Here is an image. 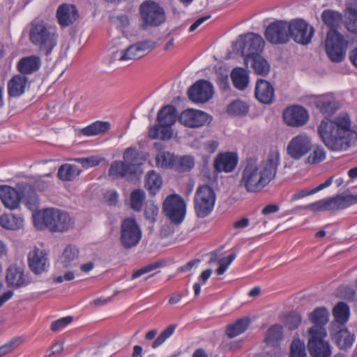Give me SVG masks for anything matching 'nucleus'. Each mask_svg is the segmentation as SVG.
Returning a JSON list of instances; mask_svg holds the SVG:
<instances>
[{
    "label": "nucleus",
    "instance_id": "24",
    "mask_svg": "<svg viewBox=\"0 0 357 357\" xmlns=\"http://www.w3.org/2000/svg\"><path fill=\"white\" fill-rule=\"evenodd\" d=\"M255 95L259 102L270 105L275 100V89L267 80L259 79L256 82Z\"/></svg>",
    "mask_w": 357,
    "mask_h": 357
},
{
    "label": "nucleus",
    "instance_id": "16",
    "mask_svg": "<svg viewBox=\"0 0 357 357\" xmlns=\"http://www.w3.org/2000/svg\"><path fill=\"white\" fill-rule=\"evenodd\" d=\"M213 96V84L206 79L197 81L188 90V98L197 103L206 102L211 99Z\"/></svg>",
    "mask_w": 357,
    "mask_h": 357
},
{
    "label": "nucleus",
    "instance_id": "21",
    "mask_svg": "<svg viewBox=\"0 0 357 357\" xmlns=\"http://www.w3.org/2000/svg\"><path fill=\"white\" fill-rule=\"evenodd\" d=\"M6 281L8 287L21 288L30 283L28 276L24 273L22 265L10 264L6 270Z\"/></svg>",
    "mask_w": 357,
    "mask_h": 357
},
{
    "label": "nucleus",
    "instance_id": "55",
    "mask_svg": "<svg viewBox=\"0 0 357 357\" xmlns=\"http://www.w3.org/2000/svg\"><path fill=\"white\" fill-rule=\"evenodd\" d=\"M158 207L154 204H146L144 208V217L146 220H149L151 223H153L156 220V217L158 214Z\"/></svg>",
    "mask_w": 357,
    "mask_h": 357
},
{
    "label": "nucleus",
    "instance_id": "57",
    "mask_svg": "<svg viewBox=\"0 0 357 357\" xmlns=\"http://www.w3.org/2000/svg\"><path fill=\"white\" fill-rule=\"evenodd\" d=\"M73 320V317L72 316H68L54 321L51 324V330L53 331H59L66 326L70 324Z\"/></svg>",
    "mask_w": 357,
    "mask_h": 357
},
{
    "label": "nucleus",
    "instance_id": "41",
    "mask_svg": "<svg viewBox=\"0 0 357 357\" xmlns=\"http://www.w3.org/2000/svg\"><path fill=\"white\" fill-rule=\"evenodd\" d=\"M283 338V328L279 324L271 326L267 331L265 342L271 346H276Z\"/></svg>",
    "mask_w": 357,
    "mask_h": 357
},
{
    "label": "nucleus",
    "instance_id": "60",
    "mask_svg": "<svg viewBox=\"0 0 357 357\" xmlns=\"http://www.w3.org/2000/svg\"><path fill=\"white\" fill-rule=\"evenodd\" d=\"M216 83L222 91H227L229 89L228 75L227 73H218Z\"/></svg>",
    "mask_w": 357,
    "mask_h": 357
},
{
    "label": "nucleus",
    "instance_id": "29",
    "mask_svg": "<svg viewBox=\"0 0 357 357\" xmlns=\"http://www.w3.org/2000/svg\"><path fill=\"white\" fill-rule=\"evenodd\" d=\"M158 125L172 126L176 120V109L171 105L162 107L157 115Z\"/></svg>",
    "mask_w": 357,
    "mask_h": 357
},
{
    "label": "nucleus",
    "instance_id": "33",
    "mask_svg": "<svg viewBox=\"0 0 357 357\" xmlns=\"http://www.w3.org/2000/svg\"><path fill=\"white\" fill-rule=\"evenodd\" d=\"M79 252V250L75 245H67L61 257L63 267L69 268L76 266L78 263Z\"/></svg>",
    "mask_w": 357,
    "mask_h": 357
},
{
    "label": "nucleus",
    "instance_id": "42",
    "mask_svg": "<svg viewBox=\"0 0 357 357\" xmlns=\"http://www.w3.org/2000/svg\"><path fill=\"white\" fill-rule=\"evenodd\" d=\"M172 126L155 125L149 130V135L151 138L168 140L172 137Z\"/></svg>",
    "mask_w": 357,
    "mask_h": 357
},
{
    "label": "nucleus",
    "instance_id": "49",
    "mask_svg": "<svg viewBox=\"0 0 357 357\" xmlns=\"http://www.w3.org/2000/svg\"><path fill=\"white\" fill-rule=\"evenodd\" d=\"M302 321V317L297 312H290L284 319V324L289 330L293 331L298 328Z\"/></svg>",
    "mask_w": 357,
    "mask_h": 357
},
{
    "label": "nucleus",
    "instance_id": "48",
    "mask_svg": "<svg viewBox=\"0 0 357 357\" xmlns=\"http://www.w3.org/2000/svg\"><path fill=\"white\" fill-rule=\"evenodd\" d=\"M349 16L345 22L347 29L353 33L357 34V8H348Z\"/></svg>",
    "mask_w": 357,
    "mask_h": 357
},
{
    "label": "nucleus",
    "instance_id": "52",
    "mask_svg": "<svg viewBox=\"0 0 357 357\" xmlns=\"http://www.w3.org/2000/svg\"><path fill=\"white\" fill-rule=\"evenodd\" d=\"M326 158V151L321 146H317L313 150L310 155L307 158L306 162L309 164H317Z\"/></svg>",
    "mask_w": 357,
    "mask_h": 357
},
{
    "label": "nucleus",
    "instance_id": "40",
    "mask_svg": "<svg viewBox=\"0 0 357 357\" xmlns=\"http://www.w3.org/2000/svg\"><path fill=\"white\" fill-rule=\"evenodd\" d=\"M251 68L255 73L261 76H266L270 71L268 62L260 54L250 58Z\"/></svg>",
    "mask_w": 357,
    "mask_h": 357
},
{
    "label": "nucleus",
    "instance_id": "62",
    "mask_svg": "<svg viewBox=\"0 0 357 357\" xmlns=\"http://www.w3.org/2000/svg\"><path fill=\"white\" fill-rule=\"evenodd\" d=\"M324 203L326 211L340 210L337 195L332 197L324 199Z\"/></svg>",
    "mask_w": 357,
    "mask_h": 357
},
{
    "label": "nucleus",
    "instance_id": "45",
    "mask_svg": "<svg viewBox=\"0 0 357 357\" xmlns=\"http://www.w3.org/2000/svg\"><path fill=\"white\" fill-rule=\"evenodd\" d=\"M145 199V192L143 190L137 189L131 192L130 202L132 209L135 211H141L144 201Z\"/></svg>",
    "mask_w": 357,
    "mask_h": 357
},
{
    "label": "nucleus",
    "instance_id": "47",
    "mask_svg": "<svg viewBox=\"0 0 357 357\" xmlns=\"http://www.w3.org/2000/svg\"><path fill=\"white\" fill-rule=\"evenodd\" d=\"M143 56L142 54H139L138 50H137L135 44L130 45L128 48L122 50L119 53V60L126 61V60H136Z\"/></svg>",
    "mask_w": 357,
    "mask_h": 357
},
{
    "label": "nucleus",
    "instance_id": "50",
    "mask_svg": "<svg viewBox=\"0 0 357 357\" xmlns=\"http://www.w3.org/2000/svg\"><path fill=\"white\" fill-rule=\"evenodd\" d=\"M337 197L340 210L357 204V195H344V193H341L337 195Z\"/></svg>",
    "mask_w": 357,
    "mask_h": 357
},
{
    "label": "nucleus",
    "instance_id": "12",
    "mask_svg": "<svg viewBox=\"0 0 357 357\" xmlns=\"http://www.w3.org/2000/svg\"><path fill=\"white\" fill-rule=\"evenodd\" d=\"M240 48L241 54L244 56V62L248 66L250 58L260 55L264 46V40L262 37L255 33H248L239 36Z\"/></svg>",
    "mask_w": 357,
    "mask_h": 357
},
{
    "label": "nucleus",
    "instance_id": "64",
    "mask_svg": "<svg viewBox=\"0 0 357 357\" xmlns=\"http://www.w3.org/2000/svg\"><path fill=\"white\" fill-rule=\"evenodd\" d=\"M218 142L215 140H210L204 143V148L208 153H213L218 147Z\"/></svg>",
    "mask_w": 357,
    "mask_h": 357
},
{
    "label": "nucleus",
    "instance_id": "38",
    "mask_svg": "<svg viewBox=\"0 0 357 357\" xmlns=\"http://www.w3.org/2000/svg\"><path fill=\"white\" fill-rule=\"evenodd\" d=\"M333 339L340 349L350 348L354 341V337L347 329H340L333 337Z\"/></svg>",
    "mask_w": 357,
    "mask_h": 357
},
{
    "label": "nucleus",
    "instance_id": "17",
    "mask_svg": "<svg viewBox=\"0 0 357 357\" xmlns=\"http://www.w3.org/2000/svg\"><path fill=\"white\" fill-rule=\"evenodd\" d=\"M307 348L312 357H330L332 354L329 342L324 340L327 333H308Z\"/></svg>",
    "mask_w": 357,
    "mask_h": 357
},
{
    "label": "nucleus",
    "instance_id": "6",
    "mask_svg": "<svg viewBox=\"0 0 357 357\" xmlns=\"http://www.w3.org/2000/svg\"><path fill=\"white\" fill-rule=\"evenodd\" d=\"M58 35L43 22L34 21L29 31L30 41L46 56L51 54L57 43Z\"/></svg>",
    "mask_w": 357,
    "mask_h": 357
},
{
    "label": "nucleus",
    "instance_id": "59",
    "mask_svg": "<svg viewBox=\"0 0 357 357\" xmlns=\"http://www.w3.org/2000/svg\"><path fill=\"white\" fill-rule=\"evenodd\" d=\"M76 161L82 164L84 167L88 168L98 166L100 162V159L97 156H91L77 158Z\"/></svg>",
    "mask_w": 357,
    "mask_h": 357
},
{
    "label": "nucleus",
    "instance_id": "31",
    "mask_svg": "<svg viewBox=\"0 0 357 357\" xmlns=\"http://www.w3.org/2000/svg\"><path fill=\"white\" fill-rule=\"evenodd\" d=\"M162 185L161 176L155 170L149 171L145 176V188L152 195H155Z\"/></svg>",
    "mask_w": 357,
    "mask_h": 357
},
{
    "label": "nucleus",
    "instance_id": "9",
    "mask_svg": "<svg viewBox=\"0 0 357 357\" xmlns=\"http://www.w3.org/2000/svg\"><path fill=\"white\" fill-rule=\"evenodd\" d=\"M142 229L134 218H126L121 222L119 241L125 249L138 245L142 239Z\"/></svg>",
    "mask_w": 357,
    "mask_h": 357
},
{
    "label": "nucleus",
    "instance_id": "54",
    "mask_svg": "<svg viewBox=\"0 0 357 357\" xmlns=\"http://www.w3.org/2000/svg\"><path fill=\"white\" fill-rule=\"evenodd\" d=\"M236 257L235 253H231L228 257L220 259L218 261L219 267L216 269V273L218 275H222Z\"/></svg>",
    "mask_w": 357,
    "mask_h": 357
},
{
    "label": "nucleus",
    "instance_id": "28",
    "mask_svg": "<svg viewBox=\"0 0 357 357\" xmlns=\"http://www.w3.org/2000/svg\"><path fill=\"white\" fill-rule=\"evenodd\" d=\"M28 78L23 75H14L7 84L8 94L10 97H20L26 89Z\"/></svg>",
    "mask_w": 357,
    "mask_h": 357
},
{
    "label": "nucleus",
    "instance_id": "20",
    "mask_svg": "<svg viewBox=\"0 0 357 357\" xmlns=\"http://www.w3.org/2000/svg\"><path fill=\"white\" fill-rule=\"evenodd\" d=\"M310 321L313 326L308 329V333H327L325 326L329 320V312L325 307H317L308 314Z\"/></svg>",
    "mask_w": 357,
    "mask_h": 357
},
{
    "label": "nucleus",
    "instance_id": "1",
    "mask_svg": "<svg viewBox=\"0 0 357 357\" xmlns=\"http://www.w3.org/2000/svg\"><path fill=\"white\" fill-rule=\"evenodd\" d=\"M315 107L326 117L318 126V134L324 145L332 151H343L353 146L357 140V132L351 129L348 116L328 119L338 109L334 100L322 96L314 101Z\"/></svg>",
    "mask_w": 357,
    "mask_h": 357
},
{
    "label": "nucleus",
    "instance_id": "5",
    "mask_svg": "<svg viewBox=\"0 0 357 357\" xmlns=\"http://www.w3.org/2000/svg\"><path fill=\"white\" fill-rule=\"evenodd\" d=\"M33 219L38 229L47 228L52 232H65L74 225L73 219L66 211L54 208L44 209L41 213L33 215Z\"/></svg>",
    "mask_w": 357,
    "mask_h": 357
},
{
    "label": "nucleus",
    "instance_id": "61",
    "mask_svg": "<svg viewBox=\"0 0 357 357\" xmlns=\"http://www.w3.org/2000/svg\"><path fill=\"white\" fill-rule=\"evenodd\" d=\"M310 209L313 211H326L325 209V203H324V199H321L318 202H316L314 203H312L310 205L305 206H297L294 209H293L292 211H296L298 209Z\"/></svg>",
    "mask_w": 357,
    "mask_h": 357
},
{
    "label": "nucleus",
    "instance_id": "13",
    "mask_svg": "<svg viewBox=\"0 0 357 357\" xmlns=\"http://www.w3.org/2000/svg\"><path fill=\"white\" fill-rule=\"evenodd\" d=\"M289 39L295 43L306 45H308L314 34V29L305 20L298 18L289 22Z\"/></svg>",
    "mask_w": 357,
    "mask_h": 357
},
{
    "label": "nucleus",
    "instance_id": "26",
    "mask_svg": "<svg viewBox=\"0 0 357 357\" xmlns=\"http://www.w3.org/2000/svg\"><path fill=\"white\" fill-rule=\"evenodd\" d=\"M321 18L323 23L329 29L328 32H339L344 24L342 14L335 10L326 9L322 11Z\"/></svg>",
    "mask_w": 357,
    "mask_h": 357
},
{
    "label": "nucleus",
    "instance_id": "19",
    "mask_svg": "<svg viewBox=\"0 0 357 357\" xmlns=\"http://www.w3.org/2000/svg\"><path fill=\"white\" fill-rule=\"evenodd\" d=\"M312 149L310 139L305 135L294 137L288 144L287 153L294 160H299Z\"/></svg>",
    "mask_w": 357,
    "mask_h": 357
},
{
    "label": "nucleus",
    "instance_id": "39",
    "mask_svg": "<svg viewBox=\"0 0 357 357\" xmlns=\"http://www.w3.org/2000/svg\"><path fill=\"white\" fill-rule=\"evenodd\" d=\"M349 314V307L344 302L337 303L333 309V314L335 321L341 325L347 322Z\"/></svg>",
    "mask_w": 357,
    "mask_h": 357
},
{
    "label": "nucleus",
    "instance_id": "32",
    "mask_svg": "<svg viewBox=\"0 0 357 357\" xmlns=\"http://www.w3.org/2000/svg\"><path fill=\"white\" fill-rule=\"evenodd\" d=\"M24 220L13 213H3L0 216V225L6 229L16 230L22 227Z\"/></svg>",
    "mask_w": 357,
    "mask_h": 357
},
{
    "label": "nucleus",
    "instance_id": "34",
    "mask_svg": "<svg viewBox=\"0 0 357 357\" xmlns=\"http://www.w3.org/2000/svg\"><path fill=\"white\" fill-rule=\"evenodd\" d=\"M233 85L238 90H245L249 83V77L246 71L241 68H234L231 73Z\"/></svg>",
    "mask_w": 357,
    "mask_h": 357
},
{
    "label": "nucleus",
    "instance_id": "2",
    "mask_svg": "<svg viewBox=\"0 0 357 357\" xmlns=\"http://www.w3.org/2000/svg\"><path fill=\"white\" fill-rule=\"evenodd\" d=\"M279 164L280 153L277 150L270 151L259 164L255 157L246 158L241 166L240 185L248 192H261L275 178Z\"/></svg>",
    "mask_w": 357,
    "mask_h": 357
},
{
    "label": "nucleus",
    "instance_id": "4",
    "mask_svg": "<svg viewBox=\"0 0 357 357\" xmlns=\"http://www.w3.org/2000/svg\"><path fill=\"white\" fill-rule=\"evenodd\" d=\"M123 159L113 161L109 166L108 174L113 180L132 181L143 174L142 166L146 160L143 152L135 147H128L123 153Z\"/></svg>",
    "mask_w": 357,
    "mask_h": 357
},
{
    "label": "nucleus",
    "instance_id": "46",
    "mask_svg": "<svg viewBox=\"0 0 357 357\" xmlns=\"http://www.w3.org/2000/svg\"><path fill=\"white\" fill-rule=\"evenodd\" d=\"M290 357H306V349L303 341L294 339L290 347Z\"/></svg>",
    "mask_w": 357,
    "mask_h": 357
},
{
    "label": "nucleus",
    "instance_id": "53",
    "mask_svg": "<svg viewBox=\"0 0 357 357\" xmlns=\"http://www.w3.org/2000/svg\"><path fill=\"white\" fill-rule=\"evenodd\" d=\"M23 342V339L20 337H15L10 342L0 347V357L7 354Z\"/></svg>",
    "mask_w": 357,
    "mask_h": 357
},
{
    "label": "nucleus",
    "instance_id": "36",
    "mask_svg": "<svg viewBox=\"0 0 357 357\" xmlns=\"http://www.w3.org/2000/svg\"><path fill=\"white\" fill-rule=\"evenodd\" d=\"M81 172L75 165L66 163L60 166L57 176L62 181H72L79 175Z\"/></svg>",
    "mask_w": 357,
    "mask_h": 357
},
{
    "label": "nucleus",
    "instance_id": "8",
    "mask_svg": "<svg viewBox=\"0 0 357 357\" xmlns=\"http://www.w3.org/2000/svg\"><path fill=\"white\" fill-rule=\"evenodd\" d=\"M139 14L142 22L143 29L156 27L166 20L164 8L153 1H144L139 7Z\"/></svg>",
    "mask_w": 357,
    "mask_h": 357
},
{
    "label": "nucleus",
    "instance_id": "22",
    "mask_svg": "<svg viewBox=\"0 0 357 357\" xmlns=\"http://www.w3.org/2000/svg\"><path fill=\"white\" fill-rule=\"evenodd\" d=\"M56 17L61 27H67L74 24L79 17V12L75 5L62 3L56 10Z\"/></svg>",
    "mask_w": 357,
    "mask_h": 357
},
{
    "label": "nucleus",
    "instance_id": "43",
    "mask_svg": "<svg viewBox=\"0 0 357 357\" xmlns=\"http://www.w3.org/2000/svg\"><path fill=\"white\" fill-rule=\"evenodd\" d=\"M248 111L249 105L240 100H234L227 107L228 114L234 116H245Z\"/></svg>",
    "mask_w": 357,
    "mask_h": 357
},
{
    "label": "nucleus",
    "instance_id": "25",
    "mask_svg": "<svg viewBox=\"0 0 357 357\" xmlns=\"http://www.w3.org/2000/svg\"><path fill=\"white\" fill-rule=\"evenodd\" d=\"M238 155L234 152L220 153L215 159L213 166L218 172H231L238 163Z\"/></svg>",
    "mask_w": 357,
    "mask_h": 357
},
{
    "label": "nucleus",
    "instance_id": "44",
    "mask_svg": "<svg viewBox=\"0 0 357 357\" xmlns=\"http://www.w3.org/2000/svg\"><path fill=\"white\" fill-rule=\"evenodd\" d=\"M195 165L194 159L189 155H184L181 158L176 157V162L174 169L178 172H189Z\"/></svg>",
    "mask_w": 357,
    "mask_h": 357
},
{
    "label": "nucleus",
    "instance_id": "56",
    "mask_svg": "<svg viewBox=\"0 0 357 357\" xmlns=\"http://www.w3.org/2000/svg\"><path fill=\"white\" fill-rule=\"evenodd\" d=\"M137 50H138L139 54H142L143 56L146 52H149L153 50L155 47V43L151 40H146L141 42H138L135 44Z\"/></svg>",
    "mask_w": 357,
    "mask_h": 357
},
{
    "label": "nucleus",
    "instance_id": "15",
    "mask_svg": "<svg viewBox=\"0 0 357 357\" xmlns=\"http://www.w3.org/2000/svg\"><path fill=\"white\" fill-rule=\"evenodd\" d=\"M284 123L293 128L305 126L309 120V113L303 106L294 105L286 107L282 113Z\"/></svg>",
    "mask_w": 357,
    "mask_h": 357
},
{
    "label": "nucleus",
    "instance_id": "18",
    "mask_svg": "<svg viewBox=\"0 0 357 357\" xmlns=\"http://www.w3.org/2000/svg\"><path fill=\"white\" fill-rule=\"evenodd\" d=\"M179 121L188 128H199L210 123L211 116L200 110L188 109L181 112Z\"/></svg>",
    "mask_w": 357,
    "mask_h": 357
},
{
    "label": "nucleus",
    "instance_id": "7",
    "mask_svg": "<svg viewBox=\"0 0 357 357\" xmlns=\"http://www.w3.org/2000/svg\"><path fill=\"white\" fill-rule=\"evenodd\" d=\"M215 193L208 185L199 186L194 197V208L197 216L204 218L213 211L215 202Z\"/></svg>",
    "mask_w": 357,
    "mask_h": 357
},
{
    "label": "nucleus",
    "instance_id": "11",
    "mask_svg": "<svg viewBox=\"0 0 357 357\" xmlns=\"http://www.w3.org/2000/svg\"><path fill=\"white\" fill-rule=\"evenodd\" d=\"M165 215L175 224H181L185 216L186 204L178 195L172 194L166 197L162 204Z\"/></svg>",
    "mask_w": 357,
    "mask_h": 357
},
{
    "label": "nucleus",
    "instance_id": "10",
    "mask_svg": "<svg viewBox=\"0 0 357 357\" xmlns=\"http://www.w3.org/2000/svg\"><path fill=\"white\" fill-rule=\"evenodd\" d=\"M348 42L340 32H328L325 40V49L331 61L340 63L346 56Z\"/></svg>",
    "mask_w": 357,
    "mask_h": 357
},
{
    "label": "nucleus",
    "instance_id": "30",
    "mask_svg": "<svg viewBox=\"0 0 357 357\" xmlns=\"http://www.w3.org/2000/svg\"><path fill=\"white\" fill-rule=\"evenodd\" d=\"M250 323L249 317H243L235 322L229 324L225 327V334L229 338L241 335L246 331Z\"/></svg>",
    "mask_w": 357,
    "mask_h": 357
},
{
    "label": "nucleus",
    "instance_id": "35",
    "mask_svg": "<svg viewBox=\"0 0 357 357\" xmlns=\"http://www.w3.org/2000/svg\"><path fill=\"white\" fill-rule=\"evenodd\" d=\"M111 128L108 121H97L82 129L81 132L85 136H93L107 132Z\"/></svg>",
    "mask_w": 357,
    "mask_h": 357
},
{
    "label": "nucleus",
    "instance_id": "3",
    "mask_svg": "<svg viewBox=\"0 0 357 357\" xmlns=\"http://www.w3.org/2000/svg\"><path fill=\"white\" fill-rule=\"evenodd\" d=\"M45 185V182L37 179L31 182H19L17 183L16 188L1 185L0 198L3 205L8 208H18L20 202L23 200L29 209L35 210L39 204L38 196L36 190H43Z\"/></svg>",
    "mask_w": 357,
    "mask_h": 357
},
{
    "label": "nucleus",
    "instance_id": "37",
    "mask_svg": "<svg viewBox=\"0 0 357 357\" xmlns=\"http://www.w3.org/2000/svg\"><path fill=\"white\" fill-rule=\"evenodd\" d=\"M176 162V156L169 151H160L155 157L157 167L165 169H174Z\"/></svg>",
    "mask_w": 357,
    "mask_h": 357
},
{
    "label": "nucleus",
    "instance_id": "58",
    "mask_svg": "<svg viewBox=\"0 0 357 357\" xmlns=\"http://www.w3.org/2000/svg\"><path fill=\"white\" fill-rule=\"evenodd\" d=\"M160 266V263L156 262V263H153V264H149L144 267H142V268L135 271L132 273V279L135 280L136 278H138L140 276H142V275L149 273Z\"/></svg>",
    "mask_w": 357,
    "mask_h": 357
},
{
    "label": "nucleus",
    "instance_id": "23",
    "mask_svg": "<svg viewBox=\"0 0 357 357\" xmlns=\"http://www.w3.org/2000/svg\"><path fill=\"white\" fill-rule=\"evenodd\" d=\"M28 264L33 273L36 275L41 274L49 266L47 253L44 250L35 248L28 255Z\"/></svg>",
    "mask_w": 357,
    "mask_h": 357
},
{
    "label": "nucleus",
    "instance_id": "51",
    "mask_svg": "<svg viewBox=\"0 0 357 357\" xmlns=\"http://www.w3.org/2000/svg\"><path fill=\"white\" fill-rule=\"evenodd\" d=\"M176 324H170L165 328L152 343L153 348H157L160 346L168 337L174 332Z\"/></svg>",
    "mask_w": 357,
    "mask_h": 357
},
{
    "label": "nucleus",
    "instance_id": "63",
    "mask_svg": "<svg viewBox=\"0 0 357 357\" xmlns=\"http://www.w3.org/2000/svg\"><path fill=\"white\" fill-rule=\"evenodd\" d=\"M104 197L109 205L113 206L115 205L118 201V193L114 190L110 191L107 192Z\"/></svg>",
    "mask_w": 357,
    "mask_h": 357
},
{
    "label": "nucleus",
    "instance_id": "27",
    "mask_svg": "<svg viewBox=\"0 0 357 357\" xmlns=\"http://www.w3.org/2000/svg\"><path fill=\"white\" fill-rule=\"evenodd\" d=\"M41 60L38 56H29L21 58L17 64V69L20 75L26 76L39 70Z\"/></svg>",
    "mask_w": 357,
    "mask_h": 357
},
{
    "label": "nucleus",
    "instance_id": "14",
    "mask_svg": "<svg viewBox=\"0 0 357 357\" xmlns=\"http://www.w3.org/2000/svg\"><path fill=\"white\" fill-rule=\"evenodd\" d=\"M266 40L272 44H286L289 41V22L276 20L271 22L264 33Z\"/></svg>",
    "mask_w": 357,
    "mask_h": 357
}]
</instances>
